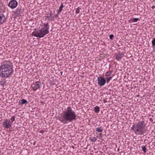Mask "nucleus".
Instances as JSON below:
<instances>
[{
    "instance_id": "f257e3e1",
    "label": "nucleus",
    "mask_w": 155,
    "mask_h": 155,
    "mask_svg": "<svg viewBox=\"0 0 155 155\" xmlns=\"http://www.w3.org/2000/svg\"><path fill=\"white\" fill-rule=\"evenodd\" d=\"M77 119V115L71 107H68L58 118V119L63 124L72 122Z\"/></svg>"
},
{
    "instance_id": "f03ea898",
    "label": "nucleus",
    "mask_w": 155,
    "mask_h": 155,
    "mask_svg": "<svg viewBox=\"0 0 155 155\" xmlns=\"http://www.w3.org/2000/svg\"><path fill=\"white\" fill-rule=\"evenodd\" d=\"M146 124L143 120H139L133 125L131 127V130H133L134 133L137 135H144L146 132L145 129Z\"/></svg>"
},
{
    "instance_id": "7ed1b4c3",
    "label": "nucleus",
    "mask_w": 155,
    "mask_h": 155,
    "mask_svg": "<svg viewBox=\"0 0 155 155\" xmlns=\"http://www.w3.org/2000/svg\"><path fill=\"white\" fill-rule=\"evenodd\" d=\"M14 72L12 67L8 64H1L0 66V76L6 78L12 75Z\"/></svg>"
},
{
    "instance_id": "20e7f679",
    "label": "nucleus",
    "mask_w": 155,
    "mask_h": 155,
    "mask_svg": "<svg viewBox=\"0 0 155 155\" xmlns=\"http://www.w3.org/2000/svg\"><path fill=\"white\" fill-rule=\"evenodd\" d=\"M44 27L39 30L35 29L33 32L32 35L38 38H41L44 37L46 34L49 33L48 29L49 26L48 23L43 24Z\"/></svg>"
},
{
    "instance_id": "39448f33",
    "label": "nucleus",
    "mask_w": 155,
    "mask_h": 155,
    "mask_svg": "<svg viewBox=\"0 0 155 155\" xmlns=\"http://www.w3.org/2000/svg\"><path fill=\"white\" fill-rule=\"evenodd\" d=\"M12 122L9 119L4 120V121L2 122L3 126L5 128H9L12 125Z\"/></svg>"
},
{
    "instance_id": "423d86ee",
    "label": "nucleus",
    "mask_w": 155,
    "mask_h": 155,
    "mask_svg": "<svg viewBox=\"0 0 155 155\" xmlns=\"http://www.w3.org/2000/svg\"><path fill=\"white\" fill-rule=\"evenodd\" d=\"M97 80L98 84L101 87L104 86L106 83V79L102 77H98Z\"/></svg>"
},
{
    "instance_id": "0eeeda50",
    "label": "nucleus",
    "mask_w": 155,
    "mask_h": 155,
    "mask_svg": "<svg viewBox=\"0 0 155 155\" xmlns=\"http://www.w3.org/2000/svg\"><path fill=\"white\" fill-rule=\"evenodd\" d=\"M18 3L15 0H11L10 1L8 6L12 9H14L17 6Z\"/></svg>"
},
{
    "instance_id": "6e6552de",
    "label": "nucleus",
    "mask_w": 155,
    "mask_h": 155,
    "mask_svg": "<svg viewBox=\"0 0 155 155\" xmlns=\"http://www.w3.org/2000/svg\"><path fill=\"white\" fill-rule=\"evenodd\" d=\"M24 10V8L22 7L21 6H19L17 8L16 10L14 12V13L17 15L20 16L21 14H23Z\"/></svg>"
},
{
    "instance_id": "1a4fd4ad",
    "label": "nucleus",
    "mask_w": 155,
    "mask_h": 155,
    "mask_svg": "<svg viewBox=\"0 0 155 155\" xmlns=\"http://www.w3.org/2000/svg\"><path fill=\"white\" fill-rule=\"evenodd\" d=\"M124 55V53L123 52H122L120 53H118L116 55L115 58L118 60H120L122 58Z\"/></svg>"
},
{
    "instance_id": "9d476101",
    "label": "nucleus",
    "mask_w": 155,
    "mask_h": 155,
    "mask_svg": "<svg viewBox=\"0 0 155 155\" xmlns=\"http://www.w3.org/2000/svg\"><path fill=\"white\" fill-rule=\"evenodd\" d=\"M5 20V16L3 14L0 15V24L4 23Z\"/></svg>"
},
{
    "instance_id": "9b49d317",
    "label": "nucleus",
    "mask_w": 155,
    "mask_h": 155,
    "mask_svg": "<svg viewBox=\"0 0 155 155\" xmlns=\"http://www.w3.org/2000/svg\"><path fill=\"white\" fill-rule=\"evenodd\" d=\"M27 102V101L25 99H23L21 100H20L19 104L20 105H23L25 104Z\"/></svg>"
},
{
    "instance_id": "f8f14e48",
    "label": "nucleus",
    "mask_w": 155,
    "mask_h": 155,
    "mask_svg": "<svg viewBox=\"0 0 155 155\" xmlns=\"http://www.w3.org/2000/svg\"><path fill=\"white\" fill-rule=\"evenodd\" d=\"M35 85L38 86V88L40 89L41 88V82L39 81H37L35 82Z\"/></svg>"
},
{
    "instance_id": "ddd939ff",
    "label": "nucleus",
    "mask_w": 155,
    "mask_h": 155,
    "mask_svg": "<svg viewBox=\"0 0 155 155\" xmlns=\"http://www.w3.org/2000/svg\"><path fill=\"white\" fill-rule=\"evenodd\" d=\"M6 81L4 79H2L1 81L0 82V84L1 85L4 86L5 84Z\"/></svg>"
},
{
    "instance_id": "4468645a",
    "label": "nucleus",
    "mask_w": 155,
    "mask_h": 155,
    "mask_svg": "<svg viewBox=\"0 0 155 155\" xmlns=\"http://www.w3.org/2000/svg\"><path fill=\"white\" fill-rule=\"evenodd\" d=\"M64 7V6L62 3H61V6L59 7V8L58 10V13H59L60 12H61L62 8L63 7Z\"/></svg>"
},
{
    "instance_id": "2eb2a0df",
    "label": "nucleus",
    "mask_w": 155,
    "mask_h": 155,
    "mask_svg": "<svg viewBox=\"0 0 155 155\" xmlns=\"http://www.w3.org/2000/svg\"><path fill=\"white\" fill-rule=\"evenodd\" d=\"M94 110L95 112L96 113H98L99 112L100 110V108L97 106H96L94 108Z\"/></svg>"
},
{
    "instance_id": "dca6fc26",
    "label": "nucleus",
    "mask_w": 155,
    "mask_h": 155,
    "mask_svg": "<svg viewBox=\"0 0 155 155\" xmlns=\"http://www.w3.org/2000/svg\"><path fill=\"white\" fill-rule=\"evenodd\" d=\"M96 131L98 132H102L103 130V129H102L101 127H97L96 128Z\"/></svg>"
},
{
    "instance_id": "f3484780",
    "label": "nucleus",
    "mask_w": 155,
    "mask_h": 155,
    "mask_svg": "<svg viewBox=\"0 0 155 155\" xmlns=\"http://www.w3.org/2000/svg\"><path fill=\"white\" fill-rule=\"evenodd\" d=\"M139 20V19L138 18H134L132 19L131 20V22H135Z\"/></svg>"
},
{
    "instance_id": "a211bd4d",
    "label": "nucleus",
    "mask_w": 155,
    "mask_h": 155,
    "mask_svg": "<svg viewBox=\"0 0 155 155\" xmlns=\"http://www.w3.org/2000/svg\"><path fill=\"white\" fill-rule=\"evenodd\" d=\"M112 77H107L106 78V81H107V83H109V81L111 79H112Z\"/></svg>"
},
{
    "instance_id": "6ab92c4d",
    "label": "nucleus",
    "mask_w": 155,
    "mask_h": 155,
    "mask_svg": "<svg viewBox=\"0 0 155 155\" xmlns=\"http://www.w3.org/2000/svg\"><path fill=\"white\" fill-rule=\"evenodd\" d=\"M141 148L142 149V150L143 151L144 153H145L146 152L147 148L146 146H142Z\"/></svg>"
},
{
    "instance_id": "aec40b11",
    "label": "nucleus",
    "mask_w": 155,
    "mask_h": 155,
    "mask_svg": "<svg viewBox=\"0 0 155 155\" xmlns=\"http://www.w3.org/2000/svg\"><path fill=\"white\" fill-rule=\"evenodd\" d=\"M152 46H155L154 50L155 51V38H154L152 41Z\"/></svg>"
},
{
    "instance_id": "412c9836",
    "label": "nucleus",
    "mask_w": 155,
    "mask_h": 155,
    "mask_svg": "<svg viewBox=\"0 0 155 155\" xmlns=\"http://www.w3.org/2000/svg\"><path fill=\"white\" fill-rule=\"evenodd\" d=\"M90 139L91 140L92 142H95L97 140V139L95 137L92 138V139L91 137H90Z\"/></svg>"
},
{
    "instance_id": "4be33fe9",
    "label": "nucleus",
    "mask_w": 155,
    "mask_h": 155,
    "mask_svg": "<svg viewBox=\"0 0 155 155\" xmlns=\"http://www.w3.org/2000/svg\"><path fill=\"white\" fill-rule=\"evenodd\" d=\"M54 16H50V18H48V19L47 18V19L48 21L54 20Z\"/></svg>"
},
{
    "instance_id": "5701e85b",
    "label": "nucleus",
    "mask_w": 155,
    "mask_h": 155,
    "mask_svg": "<svg viewBox=\"0 0 155 155\" xmlns=\"http://www.w3.org/2000/svg\"><path fill=\"white\" fill-rule=\"evenodd\" d=\"M81 9V8L79 7H78L77 9H76L75 11L76 14L79 13L80 12V10Z\"/></svg>"
},
{
    "instance_id": "b1692460",
    "label": "nucleus",
    "mask_w": 155,
    "mask_h": 155,
    "mask_svg": "<svg viewBox=\"0 0 155 155\" xmlns=\"http://www.w3.org/2000/svg\"><path fill=\"white\" fill-rule=\"evenodd\" d=\"M54 11L53 12H52V11H51L50 12L49 15L50 16H54Z\"/></svg>"
},
{
    "instance_id": "393cba45",
    "label": "nucleus",
    "mask_w": 155,
    "mask_h": 155,
    "mask_svg": "<svg viewBox=\"0 0 155 155\" xmlns=\"http://www.w3.org/2000/svg\"><path fill=\"white\" fill-rule=\"evenodd\" d=\"M110 74H109V73L107 71V72L105 74V76L107 77L109 76H110Z\"/></svg>"
},
{
    "instance_id": "a878e982",
    "label": "nucleus",
    "mask_w": 155,
    "mask_h": 155,
    "mask_svg": "<svg viewBox=\"0 0 155 155\" xmlns=\"http://www.w3.org/2000/svg\"><path fill=\"white\" fill-rule=\"evenodd\" d=\"M38 88V87H36V86H34L33 87H32V89L33 90L35 91Z\"/></svg>"
},
{
    "instance_id": "bb28decb",
    "label": "nucleus",
    "mask_w": 155,
    "mask_h": 155,
    "mask_svg": "<svg viewBox=\"0 0 155 155\" xmlns=\"http://www.w3.org/2000/svg\"><path fill=\"white\" fill-rule=\"evenodd\" d=\"M114 35H113V34H111V35H109V38H110V39L111 40H112L113 39V38H114Z\"/></svg>"
},
{
    "instance_id": "cd10ccee",
    "label": "nucleus",
    "mask_w": 155,
    "mask_h": 155,
    "mask_svg": "<svg viewBox=\"0 0 155 155\" xmlns=\"http://www.w3.org/2000/svg\"><path fill=\"white\" fill-rule=\"evenodd\" d=\"M15 117L14 116L12 117L11 118V120H12V122H13L14 121H15Z\"/></svg>"
},
{
    "instance_id": "c85d7f7f",
    "label": "nucleus",
    "mask_w": 155,
    "mask_h": 155,
    "mask_svg": "<svg viewBox=\"0 0 155 155\" xmlns=\"http://www.w3.org/2000/svg\"><path fill=\"white\" fill-rule=\"evenodd\" d=\"M50 83L53 85L55 84V83H54V80H53L52 81H50Z\"/></svg>"
},
{
    "instance_id": "c756f323",
    "label": "nucleus",
    "mask_w": 155,
    "mask_h": 155,
    "mask_svg": "<svg viewBox=\"0 0 155 155\" xmlns=\"http://www.w3.org/2000/svg\"><path fill=\"white\" fill-rule=\"evenodd\" d=\"M45 130H40V133H41L42 134H43V133L45 132Z\"/></svg>"
},
{
    "instance_id": "7c9ffc66",
    "label": "nucleus",
    "mask_w": 155,
    "mask_h": 155,
    "mask_svg": "<svg viewBox=\"0 0 155 155\" xmlns=\"http://www.w3.org/2000/svg\"><path fill=\"white\" fill-rule=\"evenodd\" d=\"M149 120L151 122H153V119L151 118H150Z\"/></svg>"
},
{
    "instance_id": "2f4dec72",
    "label": "nucleus",
    "mask_w": 155,
    "mask_h": 155,
    "mask_svg": "<svg viewBox=\"0 0 155 155\" xmlns=\"http://www.w3.org/2000/svg\"><path fill=\"white\" fill-rule=\"evenodd\" d=\"M45 17H46L47 18H50V15L49 16H45Z\"/></svg>"
},
{
    "instance_id": "473e14b6",
    "label": "nucleus",
    "mask_w": 155,
    "mask_h": 155,
    "mask_svg": "<svg viewBox=\"0 0 155 155\" xmlns=\"http://www.w3.org/2000/svg\"><path fill=\"white\" fill-rule=\"evenodd\" d=\"M108 72L109 73V74H111L112 73L113 71H108Z\"/></svg>"
},
{
    "instance_id": "72a5a7b5",
    "label": "nucleus",
    "mask_w": 155,
    "mask_h": 155,
    "mask_svg": "<svg viewBox=\"0 0 155 155\" xmlns=\"http://www.w3.org/2000/svg\"><path fill=\"white\" fill-rule=\"evenodd\" d=\"M58 13H58V14H57L56 15H54V17H58Z\"/></svg>"
},
{
    "instance_id": "f704fd0d",
    "label": "nucleus",
    "mask_w": 155,
    "mask_h": 155,
    "mask_svg": "<svg viewBox=\"0 0 155 155\" xmlns=\"http://www.w3.org/2000/svg\"><path fill=\"white\" fill-rule=\"evenodd\" d=\"M36 143V142H34V143H33V145H35Z\"/></svg>"
},
{
    "instance_id": "c9c22d12",
    "label": "nucleus",
    "mask_w": 155,
    "mask_h": 155,
    "mask_svg": "<svg viewBox=\"0 0 155 155\" xmlns=\"http://www.w3.org/2000/svg\"><path fill=\"white\" fill-rule=\"evenodd\" d=\"M155 8V6H153L152 7V8L153 9L154 8Z\"/></svg>"
},
{
    "instance_id": "e433bc0d",
    "label": "nucleus",
    "mask_w": 155,
    "mask_h": 155,
    "mask_svg": "<svg viewBox=\"0 0 155 155\" xmlns=\"http://www.w3.org/2000/svg\"><path fill=\"white\" fill-rule=\"evenodd\" d=\"M117 46H118V47H120V45H117Z\"/></svg>"
},
{
    "instance_id": "4c0bfd02",
    "label": "nucleus",
    "mask_w": 155,
    "mask_h": 155,
    "mask_svg": "<svg viewBox=\"0 0 155 155\" xmlns=\"http://www.w3.org/2000/svg\"><path fill=\"white\" fill-rule=\"evenodd\" d=\"M61 74L62 75V72H61Z\"/></svg>"
},
{
    "instance_id": "58836bf2",
    "label": "nucleus",
    "mask_w": 155,
    "mask_h": 155,
    "mask_svg": "<svg viewBox=\"0 0 155 155\" xmlns=\"http://www.w3.org/2000/svg\"><path fill=\"white\" fill-rule=\"evenodd\" d=\"M119 149H118V151H119Z\"/></svg>"
},
{
    "instance_id": "ea45409f",
    "label": "nucleus",
    "mask_w": 155,
    "mask_h": 155,
    "mask_svg": "<svg viewBox=\"0 0 155 155\" xmlns=\"http://www.w3.org/2000/svg\"><path fill=\"white\" fill-rule=\"evenodd\" d=\"M1 1H0V3H1Z\"/></svg>"
}]
</instances>
